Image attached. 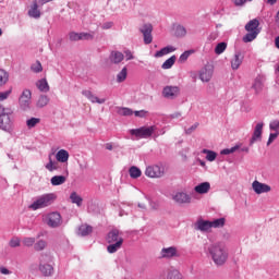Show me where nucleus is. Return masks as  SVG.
Instances as JSON below:
<instances>
[{"label":"nucleus","instance_id":"21","mask_svg":"<svg viewBox=\"0 0 279 279\" xmlns=\"http://www.w3.org/2000/svg\"><path fill=\"white\" fill-rule=\"evenodd\" d=\"M194 192L197 193V195H206L210 193V182H203L197 184L194 187Z\"/></svg>","mask_w":279,"mask_h":279},{"label":"nucleus","instance_id":"57","mask_svg":"<svg viewBox=\"0 0 279 279\" xmlns=\"http://www.w3.org/2000/svg\"><path fill=\"white\" fill-rule=\"evenodd\" d=\"M232 2L234 3V5H236V8H243V5L247 3V0H232Z\"/></svg>","mask_w":279,"mask_h":279},{"label":"nucleus","instance_id":"11","mask_svg":"<svg viewBox=\"0 0 279 279\" xmlns=\"http://www.w3.org/2000/svg\"><path fill=\"white\" fill-rule=\"evenodd\" d=\"M214 73H215V68H213V65L210 64H207L198 71V77L201 82L208 83L213 80Z\"/></svg>","mask_w":279,"mask_h":279},{"label":"nucleus","instance_id":"26","mask_svg":"<svg viewBox=\"0 0 279 279\" xmlns=\"http://www.w3.org/2000/svg\"><path fill=\"white\" fill-rule=\"evenodd\" d=\"M69 150L66 149H60L57 154H56V160L58 162H62L64 165V162H69Z\"/></svg>","mask_w":279,"mask_h":279},{"label":"nucleus","instance_id":"46","mask_svg":"<svg viewBox=\"0 0 279 279\" xmlns=\"http://www.w3.org/2000/svg\"><path fill=\"white\" fill-rule=\"evenodd\" d=\"M45 247H47V241H45V240H39L34 245V250L36 252H43V250H45Z\"/></svg>","mask_w":279,"mask_h":279},{"label":"nucleus","instance_id":"34","mask_svg":"<svg viewBox=\"0 0 279 279\" xmlns=\"http://www.w3.org/2000/svg\"><path fill=\"white\" fill-rule=\"evenodd\" d=\"M70 199L72 204H76L78 208L82 206L84 202V198H82V196H80L77 192H72L70 195Z\"/></svg>","mask_w":279,"mask_h":279},{"label":"nucleus","instance_id":"63","mask_svg":"<svg viewBox=\"0 0 279 279\" xmlns=\"http://www.w3.org/2000/svg\"><path fill=\"white\" fill-rule=\"evenodd\" d=\"M105 149H108V151H112V149H113L112 143H107L105 145Z\"/></svg>","mask_w":279,"mask_h":279},{"label":"nucleus","instance_id":"2","mask_svg":"<svg viewBox=\"0 0 279 279\" xmlns=\"http://www.w3.org/2000/svg\"><path fill=\"white\" fill-rule=\"evenodd\" d=\"M58 199L54 193H47L34 198L33 203L28 206L31 210H40L47 208Z\"/></svg>","mask_w":279,"mask_h":279},{"label":"nucleus","instance_id":"4","mask_svg":"<svg viewBox=\"0 0 279 279\" xmlns=\"http://www.w3.org/2000/svg\"><path fill=\"white\" fill-rule=\"evenodd\" d=\"M156 125L141 126L138 129H131L129 134L132 136V141H141L142 138H151L154 132H156Z\"/></svg>","mask_w":279,"mask_h":279},{"label":"nucleus","instance_id":"36","mask_svg":"<svg viewBox=\"0 0 279 279\" xmlns=\"http://www.w3.org/2000/svg\"><path fill=\"white\" fill-rule=\"evenodd\" d=\"M9 80H10V74L5 70L0 69V86H5Z\"/></svg>","mask_w":279,"mask_h":279},{"label":"nucleus","instance_id":"3","mask_svg":"<svg viewBox=\"0 0 279 279\" xmlns=\"http://www.w3.org/2000/svg\"><path fill=\"white\" fill-rule=\"evenodd\" d=\"M39 271L43 276H53V256L51 253L40 255Z\"/></svg>","mask_w":279,"mask_h":279},{"label":"nucleus","instance_id":"62","mask_svg":"<svg viewBox=\"0 0 279 279\" xmlns=\"http://www.w3.org/2000/svg\"><path fill=\"white\" fill-rule=\"evenodd\" d=\"M190 77L194 81L197 80V72L195 71L190 72Z\"/></svg>","mask_w":279,"mask_h":279},{"label":"nucleus","instance_id":"48","mask_svg":"<svg viewBox=\"0 0 279 279\" xmlns=\"http://www.w3.org/2000/svg\"><path fill=\"white\" fill-rule=\"evenodd\" d=\"M22 243L25 247H32L36 244V238H24Z\"/></svg>","mask_w":279,"mask_h":279},{"label":"nucleus","instance_id":"50","mask_svg":"<svg viewBox=\"0 0 279 279\" xmlns=\"http://www.w3.org/2000/svg\"><path fill=\"white\" fill-rule=\"evenodd\" d=\"M269 130H270V132H279V120L278 119L270 121Z\"/></svg>","mask_w":279,"mask_h":279},{"label":"nucleus","instance_id":"16","mask_svg":"<svg viewBox=\"0 0 279 279\" xmlns=\"http://www.w3.org/2000/svg\"><path fill=\"white\" fill-rule=\"evenodd\" d=\"M172 199L177 204H191L193 202V198L186 192H175L172 195Z\"/></svg>","mask_w":279,"mask_h":279},{"label":"nucleus","instance_id":"64","mask_svg":"<svg viewBox=\"0 0 279 279\" xmlns=\"http://www.w3.org/2000/svg\"><path fill=\"white\" fill-rule=\"evenodd\" d=\"M275 47H277V49H279V36H277L275 38Z\"/></svg>","mask_w":279,"mask_h":279},{"label":"nucleus","instance_id":"55","mask_svg":"<svg viewBox=\"0 0 279 279\" xmlns=\"http://www.w3.org/2000/svg\"><path fill=\"white\" fill-rule=\"evenodd\" d=\"M12 95V89H9L7 92H0V101H5Z\"/></svg>","mask_w":279,"mask_h":279},{"label":"nucleus","instance_id":"31","mask_svg":"<svg viewBox=\"0 0 279 279\" xmlns=\"http://www.w3.org/2000/svg\"><path fill=\"white\" fill-rule=\"evenodd\" d=\"M121 245H123V240H119V242L109 243L107 252H109V254H114L116 252H119V250H121Z\"/></svg>","mask_w":279,"mask_h":279},{"label":"nucleus","instance_id":"37","mask_svg":"<svg viewBox=\"0 0 279 279\" xmlns=\"http://www.w3.org/2000/svg\"><path fill=\"white\" fill-rule=\"evenodd\" d=\"M241 149V144H236L231 148H225L220 151L221 156H230V154H234V151H239Z\"/></svg>","mask_w":279,"mask_h":279},{"label":"nucleus","instance_id":"49","mask_svg":"<svg viewBox=\"0 0 279 279\" xmlns=\"http://www.w3.org/2000/svg\"><path fill=\"white\" fill-rule=\"evenodd\" d=\"M31 71H33V73H43V64L40 63V61L33 63L31 66Z\"/></svg>","mask_w":279,"mask_h":279},{"label":"nucleus","instance_id":"33","mask_svg":"<svg viewBox=\"0 0 279 279\" xmlns=\"http://www.w3.org/2000/svg\"><path fill=\"white\" fill-rule=\"evenodd\" d=\"M128 80V68L124 66L116 76V81L118 84H123Z\"/></svg>","mask_w":279,"mask_h":279},{"label":"nucleus","instance_id":"59","mask_svg":"<svg viewBox=\"0 0 279 279\" xmlns=\"http://www.w3.org/2000/svg\"><path fill=\"white\" fill-rule=\"evenodd\" d=\"M114 25V23L112 22H105L102 25H101V29H112V26Z\"/></svg>","mask_w":279,"mask_h":279},{"label":"nucleus","instance_id":"8","mask_svg":"<svg viewBox=\"0 0 279 279\" xmlns=\"http://www.w3.org/2000/svg\"><path fill=\"white\" fill-rule=\"evenodd\" d=\"M12 114H14V111L10 108H3L0 112V129L4 132L12 128Z\"/></svg>","mask_w":279,"mask_h":279},{"label":"nucleus","instance_id":"51","mask_svg":"<svg viewBox=\"0 0 279 279\" xmlns=\"http://www.w3.org/2000/svg\"><path fill=\"white\" fill-rule=\"evenodd\" d=\"M9 245L11 247H21V238L19 236H13L10 241H9Z\"/></svg>","mask_w":279,"mask_h":279},{"label":"nucleus","instance_id":"47","mask_svg":"<svg viewBox=\"0 0 279 279\" xmlns=\"http://www.w3.org/2000/svg\"><path fill=\"white\" fill-rule=\"evenodd\" d=\"M167 279H184V277L182 276V274H180V271L172 270L168 272Z\"/></svg>","mask_w":279,"mask_h":279},{"label":"nucleus","instance_id":"40","mask_svg":"<svg viewBox=\"0 0 279 279\" xmlns=\"http://www.w3.org/2000/svg\"><path fill=\"white\" fill-rule=\"evenodd\" d=\"M40 123V118H29L26 120V126L28 130L36 128Z\"/></svg>","mask_w":279,"mask_h":279},{"label":"nucleus","instance_id":"10","mask_svg":"<svg viewBox=\"0 0 279 279\" xmlns=\"http://www.w3.org/2000/svg\"><path fill=\"white\" fill-rule=\"evenodd\" d=\"M267 82V76L263 73L257 74L252 82L251 88L254 90L255 95H260L265 90V83Z\"/></svg>","mask_w":279,"mask_h":279},{"label":"nucleus","instance_id":"52","mask_svg":"<svg viewBox=\"0 0 279 279\" xmlns=\"http://www.w3.org/2000/svg\"><path fill=\"white\" fill-rule=\"evenodd\" d=\"M95 38V32L81 33V40H93Z\"/></svg>","mask_w":279,"mask_h":279},{"label":"nucleus","instance_id":"23","mask_svg":"<svg viewBox=\"0 0 279 279\" xmlns=\"http://www.w3.org/2000/svg\"><path fill=\"white\" fill-rule=\"evenodd\" d=\"M124 59L125 54H123V52L121 51H111L109 56L111 64H121V62H123Z\"/></svg>","mask_w":279,"mask_h":279},{"label":"nucleus","instance_id":"6","mask_svg":"<svg viewBox=\"0 0 279 279\" xmlns=\"http://www.w3.org/2000/svg\"><path fill=\"white\" fill-rule=\"evenodd\" d=\"M19 108L23 112L32 110V89H23L19 97Z\"/></svg>","mask_w":279,"mask_h":279},{"label":"nucleus","instance_id":"45","mask_svg":"<svg viewBox=\"0 0 279 279\" xmlns=\"http://www.w3.org/2000/svg\"><path fill=\"white\" fill-rule=\"evenodd\" d=\"M118 114H121V117H132L134 114V111L132 109L126 107H121L118 109Z\"/></svg>","mask_w":279,"mask_h":279},{"label":"nucleus","instance_id":"44","mask_svg":"<svg viewBox=\"0 0 279 279\" xmlns=\"http://www.w3.org/2000/svg\"><path fill=\"white\" fill-rule=\"evenodd\" d=\"M211 228H223L226 226V218H218L210 221Z\"/></svg>","mask_w":279,"mask_h":279},{"label":"nucleus","instance_id":"1","mask_svg":"<svg viewBox=\"0 0 279 279\" xmlns=\"http://www.w3.org/2000/svg\"><path fill=\"white\" fill-rule=\"evenodd\" d=\"M207 252L216 267H223L230 258L228 246L222 242L209 245Z\"/></svg>","mask_w":279,"mask_h":279},{"label":"nucleus","instance_id":"24","mask_svg":"<svg viewBox=\"0 0 279 279\" xmlns=\"http://www.w3.org/2000/svg\"><path fill=\"white\" fill-rule=\"evenodd\" d=\"M175 50L177 48L174 46H166L155 53V58H162L165 56H169V53H173V51Z\"/></svg>","mask_w":279,"mask_h":279},{"label":"nucleus","instance_id":"58","mask_svg":"<svg viewBox=\"0 0 279 279\" xmlns=\"http://www.w3.org/2000/svg\"><path fill=\"white\" fill-rule=\"evenodd\" d=\"M133 113L135 114V117H140L141 119L147 117V111L145 110L134 111Z\"/></svg>","mask_w":279,"mask_h":279},{"label":"nucleus","instance_id":"14","mask_svg":"<svg viewBox=\"0 0 279 279\" xmlns=\"http://www.w3.org/2000/svg\"><path fill=\"white\" fill-rule=\"evenodd\" d=\"M243 60H245V54L241 51H235L230 60L232 71H239L241 64H243Z\"/></svg>","mask_w":279,"mask_h":279},{"label":"nucleus","instance_id":"13","mask_svg":"<svg viewBox=\"0 0 279 279\" xmlns=\"http://www.w3.org/2000/svg\"><path fill=\"white\" fill-rule=\"evenodd\" d=\"M147 178H162L165 175V168L158 165L148 166L145 170Z\"/></svg>","mask_w":279,"mask_h":279},{"label":"nucleus","instance_id":"60","mask_svg":"<svg viewBox=\"0 0 279 279\" xmlns=\"http://www.w3.org/2000/svg\"><path fill=\"white\" fill-rule=\"evenodd\" d=\"M125 60H134V54L130 50L124 51Z\"/></svg>","mask_w":279,"mask_h":279},{"label":"nucleus","instance_id":"30","mask_svg":"<svg viewBox=\"0 0 279 279\" xmlns=\"http://www.w3.org/2000/svg\"><path fill=\"white\" fill-rule=\"evenodd\" d=\"M202 154H205V159L207 162H215V160H217V153L214 150L204 148Z\"/></svg>","mask_w":279,"mask_h":279},{"label":"nucleus","instance_id":"19","mask_svg":"<svg viewBox=\"0 0 279 279\" xmlns=\"http://www.w3.org/2000/svg\"><path fill=\"white\" fill-rule=\"evenodd\" d=\"M179 256L178 248L175 246L163 247L160 251V258H175Z\"/></svg>","mask_w":279,"mask_h":279},{"label":"nucleus","instance_id":"18","mask_svg":"<svg viewBox=\"0 0 279 279\" xmlns=\"http://www.w3.org/2000/svg\"><path fill=\"white\" fill-rule=\"evenodd\" d=\"M163 97L166 99H175L180 95V87L178 86H166L162 90Z\"/></svg>","mask_w":279,"mask_h":279},{"label":"nucleus","instance_id":"15","mask_svg":"<svg viewBox=\"0 0 279 279\" xmlns=\"http://www.w3.org/2000/svg\"><path fill=\"white\" fill-rule=\"evenodd\" d=\"M140 32L144 36V43L145 45H151L154 37L151 36V32H154V26L151 24H144L141 28Z\"/></svg>","mask_w":279,"mask_h":279},{"label":"nucleus","instance_id":"41","mask_svg":"<svg viewBox=\"0 0 279 279\" xmlns=\"http://www.w3.org/2000/svg\"><path fill=\"white\" fill-rule=\"evenodd\" d=\"M49 105V98L46 95H41L39 96L38 100H37V108H45V106Z\"/></svg>","mask_w":279,"mask_h":279},{"label":"nucleus","instance_id":"53","mask_svg":"<svg viewBox=\"0 0 279 279\" xmlns=\"http://www.w3.org/2000/svg\"><path fill=\"white\" fill-rule=\"evenodd\" d=\"M69 38H70V40H72L73 43H77V40H82L81 33H75V32H71V33L69 34Z\"/></svg>","mask_w":279,"mask_h":279},{"label":"nucleus","instance_id":"17","mask_svg":"<svg viewBox=\"0 0 279 279\" xmlns=\"http://www.w3.org/2000/svg\"><path fill=\"white\" fill-rule=\"evenodd\" d=\"M195 230L198 232L207 233L213 230L211 223L209 220L198 219L194 225Z\"/></svg>","mask_w":279,"mask_h":279},{"label":"nucleus","instance_id":"61","mask_svg":"<svg viewBox=\"0 0 279 279\" xmlns=\"http://www.w3.org/2000/svg\"><path fill=\"white\" fill-rule=\"evenodd\" d=\"M0 274H2V276H10V274H12V271H10V269H8L5 267H0Z\"/></svg>","mask_w":279,"mask_h":279},{"label":"nucleus","instance_id":"35","mask_svg":"<svg viewBox=\"0 0 279 279\" xmlns=\"http://www.w3.org/2000/svg\"><path fill=\"white\" fill-rule=\"evenodd\" d=\"M48 158H49V162L46 165V169L48 171H58V169H60V165L53 161V159L51 158V155H49Z\"/></svg>","mask_w":279,"mask_h":279},{"label":"nucleus","instance_id":"7","mask_svg":"<svg viewBox=\"0 0 279 279\" xmlns=\"http://www.w3.org/2000/svg\"><path fill=\"white\" fill-rule=\"evenodd\" d=\"M29 1V9H28V16L31 19H40L41 12L40 7L45 5V3H49L53 0H28Z\"/></svg>","mask_w":279,"mask_h":279},{"label":"nucleus","instance_id":"29","mask_svg":"<svg viewBox=\"0 0 279 279\" xmlns=\"http://www.w3.org/2000/svg\"><path fill=\"white\" fill-rule=\"evenodd\" d=\"M93 232V227L88 225H81L77 230L78 236H88Z\"/></svg>","mask_w":279,"mask_h":279},{"label":"nucleus","instance_id":"38","mask_svg":"<svg viewBox=\"0 0 279 279\" xmlns=\"http://www.w3.org/2000/svg\"><path fill=\"white\" fill-rule=\"evenodd\" d=\"M129 173H130V177L133 178L134 180H136V178H141V175L143 174L141 169H138V167L136 166H132L129 170Z\"/></svg>","mask_w":279,"mask_h":279},{"label":"nucleus","instance_id":"22","mask_svg":"<svg viewBox=\"0 0 279 279\" xmlns=\"http://www.w3.org/2000/svg\"><path fill=\"white\" fill-rule=\"evenodd\" d=\"M264 123L259 122L256 124L255 129H254V133L253 136L251 138V145H254V143H256V141H260V136H263V128H264Z\"/></svg>","mask_w":279,"mask_h":279},{"label":"nucleus","instance_id":"56","mask_svg":"<svg viewBox=\"0 0 279 279\" xmlns=\"http://www.w3.org/2000/svg\"><path fill=\"white\" fill-rule=\"evenodd\" d=\"M198 126L199 123H194L192 126L185 130V134H193V132H195V130H197Z\"/></svg>","mask_w":279,"mask_h":279},{"label":"nucleus","instance_id":"42","mask_svg":"<svg viewBox=\"0 0 279 279\" xmlns=\"http://www.w3.org/2000/svg\"><path fill=\"white\" fill-rule=\"evenodd\" d=\"M193 53H195V50H193V49L184 51L179 57V62H181V64H183V62H186V60H189V58H191V56H193Z\"/></svg>","mask_w":279,"mask_h":279},{"label":"nucleus","instance_id":"20","mask_svg":"<svg viewBox=\"0 0 279 279\" xmlns=\"http://www.w3.org/2000/svg\"><path fill=\"white\" fill-rule=\"evenodd\" d=\"M83 97H86L90 104H104L106 101V98H99L95 94L90 92V89H84L82 90Z\"/></svg>","mask_w":279,"mask_h":279},{"label":"nucleus","instance_id":"5","mask_svg":"<svg viewBox=\"0 0 279 279\" xmlns=\"http://www.w3.org/2000/svg\"><path fill=\"white\" fill-rule=\"evenodd\" d=\"M258 25H260V22H258V20H251L245 25V29L248 33L243 37V43H252L253 40H256L258 34H260V31H258Z\"/></svg>","mask_w":279,"mask_h":279},{"label":"nucleus","instance_id":"54","mask_svg":"<svg viewBox=\"0 0 279 279\" xmlns=\"http://www.w3.org/2000/svg\"><path fill=\"white\" fill-rule=\"evenodd\" d=\"M278 136H279V132L272 131V133L269 134L267 145H270L271 143H274L276 138H278Z\"/></svg>","mask_w":279,"mask_h":279},{"label":"nucleus","instance_id":"25","mask_svg":"<svg viewBox=\"0 0 279 279\" xmlns=\"http://www.w3.org/2000/svg\"><path fill=\"white\" fill-rule=\"evenodd\" d=\"M119 241H123V238L119 235V230H112L107 235L108 243H119Z\"/></svg>","mask_w":279,"mask_h":279},{"label":"nucleus","instance_id":"9","mask_svg":"<svg viewBox=\"0 0 279 279\" xmlns=\"http://www.w3.org/2000/svg\"><path fill=\"white\" fill-rule=\"evenodd\" d=\"M43 221L48 225L49 228H60L62 226V215L58 211L46 214Z\"/></svg>","mask_w":279,"mask_h":279},{"label":"nucleus","instance_id":"12","mask_svg":"<svg viewBox=\"0 0 279 279\" xmlns=\"http://www.w3.org/2000/svg\"><path fill=\"white\" fill-rule=\"evenodd\" d=\"M252 189L255 193V195H264L267 193H271V185L267 183H263L258 180L253 181Z\"/></svg>","mask_w":279,"mask_h":279},{"label":"nucleus","instance_id":"43","mask_svg":"<svg viewBox=\"0 0 279 279\" xmlns=\"http://www.w3.org/2000/svg\"><path fill=\"white\" fill-rule=\"evenodd\" d=\"M226 49H228V44L222 41V43H219L216 48H215V53L217 56H221V53H223V51H226Z\"/></svg>","mask_w":279,"mask_h":279},{"label":"nucleus","instance_id":"28","mask_svg":"<svg viewBox=\"0 0 279 279\" xmlns=\"http://www.w3.org/2000/svg\"><path fill=\"white\" fill-rule=\"evenodd\" d=\"M186 34H187V31H186V27H184V25L179 24L174 26V36L177 38H184Z\"/></svg>","mask_w":279,"mask_h":279},{"label":"nucleus","instance_id":"32","mask_svg":"<svg viewBox=\"0 0 279 279\" xmlns=\"http://www.w3.org/2000/svg\"><path fill=\"white\" fill-rule=\"evenodd\" d=\"M64 182H66V177H64V175H54L50 180V184L52 186H60V185L64 184Z\"/></svg>","mask_w":279,"mask_h":279},{"label":"nucleus","instance_id":"27","mask_svg":"<svg viewBox=\"0 0 279 279\" xmlns=\"http://www.w3.org/2000/svg\"><path fill=\"white\" fill-rule=\"evenodd\" d=\"M36 87L40 93H49L50 87L49 83L47 82V78H40L36 82Z\"/></svg>","mask_w":279,"mask_h":279},{"label":"nucleus","instance_id":"39","mask_svg":"<svg viewBox=\"0 0 279 279\" xmlns=\"http://www.w3.org/2000/svg\"><path fill=\"white\" fill-rule=\"evenodd\" d=\"M175 60H177V57H175V56L170 57L169 59H167V60L162 63L161 69H163V70L171 69V66H173V65L175 64Z\"/></svg>","mask_w":279,"mask_h":279}]
</instances>
